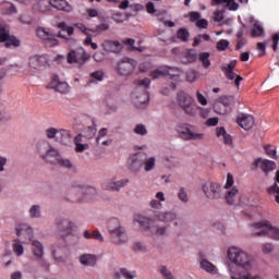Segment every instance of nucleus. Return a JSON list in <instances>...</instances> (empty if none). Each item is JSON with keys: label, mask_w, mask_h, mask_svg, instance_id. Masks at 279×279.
<instances>
[{"label": "nucleus", "mask_w": 279, "mask_h": 279, "mask_svg": "<svg viewBox=\"0 0 279 279\" xmlns=\"http://www.w3.org/2000/svg\"><path fill=\"white\" fill-rule=\"evenodd\" d=\"M227 256L232 265L240 267L244 271H254L256 269V258H254V255L239 246L229 247Z\"/></svg>", "instance_id": "1"}, {"label": "nucleus", "mask_w": 279, "mask_h": 279, "mask_svg": "<svg viewBox=\"0 0 279 279\" xmlns=\"http://www.w3.org/2000/svg\"><path fill=\"white\" fill-rule=\"evenodd\" d=\"M109 236L114 245H125L130 239L125 231V227L121 226V221L117 218H111L107 222Z\"/></svg>", "instance_id": "2"}, {"label": "nucleus", "mask_w": 279, "mask_h": 279, "mask_svg": "<svg viewBox=\"0 0 279 279\" xmlns=\"http://www.w3.org/2000/svg\"><path fill=\"white\" fill-rule=\"evenodd\" d=\"M37 153L39 158L49 165H54L56 161L60 158V149L51 145L49 142H40L37 146Z\"/></svg>", "instance_id": "3"}, {"label": "nucleus", "mask_w": 279, "mask_h": 279, "mask_svg": "<svg viewBox=\"0 0 279 279\" xmlns=\"http://www.w3.org/2000/svg\"><path fill=\"white\" fill-rule=\"evenodd\" d=\"M177 102L187 117H197V104L193 96L185 92L177 94Z\"/></svg>", "instance_id": "4"}, {"label": "nucleus", "mask_w": 279, "mask_h": 279, "mask_svg": "<svg viewBox=\"0 0 279 279\" xmlns=\"http://www.w3.org/2000/svg\"><path fill=\"white\" fill-rule=\"evenodd\" d=\"M256 236H270L275 241H279V228L271 226L269 221L262 220L252 226Z\"/></svg>", "instance_id": "5"}, {"label": "nucleus", "mask_w": 279, "mask_h": 279, "mask_svg": "<svg viewBox=\"0 0 279 279\" xmlns=\"http://www.w3.org/2000/svg\"><path fill=\"white\" fill-rule=\"evenodd\" d=\"M177 132L183 141H204V133H197L194 125L182 123L177 126Z\"/></svg>", "instance_id": "6"}, {"label": "nucleus", "mask_w": 279, "mask_h": 279, "mask_svg": "<svg viewBox=\"0 0 279 279\" xmlns=\"http://www.w3.org/2000/svg\"><path fill=\"white\" fill-rule=\"evenodd\" d=\"M202 191L207 199H221L223 197V187L221 184L213 181H207L202 185Z\"/></svg>", "instance_id": "7"}, {"label": "nucleus", "mask_w": 279, "mask_h": 279, "mask_svg": "<svg viewBox=\"0 0 279 279\" xmlns=\"http://www.w3.org/2000/svg\"><path fill=\"white\" fill-rule=\"evenodd\" d=\"M180 75H182V71L180 69L162 65L157 70H154L150 77H153V80H158L160 77L168 76L174 82H180Z\"/></svg>", "instance_id": "8"}, {"label": "nucleus", "mask_w": 279, "mask_h": 279, "mask_svg": "<svg viewBox=\"0 0 279 279\" xmlns=\"http://www.w3.org/2000/svg\"><path fill=\"white\" fill-rule=\"evenodd\" d=\"M47 138H53L60 145H69L71 143V131L64 129L48 128L46 130Z\"/></svg>", "instance_id": "9"}, {"label": "nucleus", "mask_w": 279, "mask_h": 279, "mask_svg": "<svg viewBox=\"0 0 279 279\" xmlns=\"http://www.w3.org/2000/svg\"><path fill=\"white\" fill-rule=\"evenodd\" d=\"M225 198L227 204H230V206H233V204H236V199H239V189L234 186V178L232 174H227V182L225 184Z\"/></svg>", "instance_id": "10"}, {"label": "nucleus", "mask_w": 279, "mask_h": 279, "mask_svg": "<svg viewBox=\"0 0 279 279\" xmlns=\"http://www.w3.org/2000/svg\"><path fill=\"white\" fill-rule=\"evenodd\" d=\"M135 69L136 61L134 59L123 58L122 60L118 61L116 65V73L122 77H128L134 73Z\"/></svg>", "instance_id": "11"}, {"label": "nucleus", "mask_w": 279, "mask_h": 279, "mask_svg": "<svg viewBox=\"0 0 279 279\" xmlns=\"http://www.w3.org/2000/svg\"><path fill=\"white\" fill-rule=\"evenodd\" d=\"M232 104H234L233 96L219 97L214 104V110L216 114H228L231 110Z\"/></svg>", "instance_id": "12"}, {"label": "nucleus", "mask_w": 279, "mask_h": 279, "mask_svg": "<svg viewBox=\"0 0 279 279\" xmlns=\"http://www.w3.org/2000/svg\"><path fill=\"white\" fill-rule=\"evenodd\" d=\"M132 102L136 108H145L149 104V93L143 87H136L132 93Z\"/></svg>", "instance_id": "13"}, {"label": "nucleus", "mask_w": 279, "mask_h": 279, "mask_svg": "<svg viewBox=\"0 0 279 279\" xmlns=\"http://www.w3.org/2000/svg\"><path fill=\"white\" fill-rule=\"evenodd\" d=\"M130 184V179H117V177L107 179L102 183V189L105 191H113L116 193H119L124 186H128Z\"/></svg>", "instance_id": "14"}, {"label": "nucleus", "mask_w": 279, "mask_h": 279, "mask_svg": "<svg viewBox=\"0 0 279 279\" xmlns=\"http://www.w3.org/2000/svg\"><path fill=\"white\" fill-rule=\"evenodd\" d=\"M36 36L44 40L47 47H56L59 45V40L56 38V35L51 33V29L38 26L36 28Z\"/></svg>", "instance_id": "15"}, {"label": "nucleus", "mask_w": 279, "mask_h": 279, "mask_svg": "<svg viewBox=\"0 0 279 279\" xmlns=\"http://www.w3.org/2000/svg\"><path fill=\"white\" fill-rule=\"evenodd\" d=\"M161 223H172L174 228H182V219L174 211H163L157 216Z\"/></svg>", "instance_id": "16"}, {"label": "nucleus", "mask_w": 279, "mask_h": 279, "mask_svg": "<svg viewBox=\"0 0 279 279\" xmlns=\"http://www.w3.org/2000/svg\"><path fill=\"white\" fill-rule=\"evenodd\" d=\"M0 43H3L4 47H21V40L10 35V29L5 26L0 27Z\"/></svg>", "instance_id": "17"}, {"label": "nucleus", "mask_w": 279, "mask_h": 279, "mask_svg": "<svg viewBox=\"0 0 279 279\" xmlns=\"http://www.w3.org/2000/svg\"><path fill=\"white\" fill-rule=\"evenodd\" d=\"M15 231L21 241H33L34 229L27 223H19L15 226Z\"/></svg>", "instance_id": "18"}, {"label": "nucleus", "mask_w": 279, "mask_h": 279, "mask_svg": "<svg viewBox=\"0 0 279 279\" xmlns=\"http://www.w3.org/2000/svg\"><path fill=\"white\" fill-rule=\"evenodd\" d=\"M236 66V61L233 60L229 64L221 66V71H223L227 80H234L235 86L239 88L241 86V82H243V77L241 75L234 74V69Z\"/></svg>", "instance_id": "19"}, {"label": "nucleus", "mask_w": 279, "mask_h": 279, "mask_svg": "<svg viewBox=\"0 0 279 279\" xmlns=\"http://www.w3.org/2000/svg\"><path fill=\"white\" fill-rule=\"evenodd\" d=\"M74 27L76 29H80V32H82V34H85V36H87L84 40V45L85 47L90 46L92 49H94V51H97V49H99V46L97 45V43H93V29L86 27V25L82 24V23H76L74 24Z\"/></svg>", "instance_id": "20"}, {"label": "nucleus", "mask_w": 279, "mask_h": 279, "mask_svg": "<svg viewBox=\"0 0 279 279\" xmlns=\"http://www.w3.org/2000/svg\"><path fill=\"white\" fill-rule=\"evenodd\" d=\"M56 227L57 230L63 234V236L75 232V223L66 218L57 219Z\"/></svg>", "instance_id": "21"}, {"label": "nucleus", "mask_w": 279, "mask_h": 279, "mask_svg": "<svg viewBox=\"0 0 279 279\" xmlns=\"http://www.w3.org/2000/svg\"><path fill=\"white\" fill-rule=\"evenodd\" d=\"M49 65V59L45 54H35L29 57L28 59V66L31 69H35L37 71H40V69H45V66Z\"/></svg>", "instance_id": "22"}, {"label": "nucleus", "mask_w": 279, "mask_h": 279, "mask_svg": "<svg viewBox=\"0 0 279 279\" xmlns=\"http://www.w3.org/2000/svg\"><path fill=\"white\" fill-rule=\"evenodd\" d=\"M57 27L59 29H61L58 33V38H62L63 40H71V38L73 37V34H75V28L73 26H69L66 25V22H59L57 24Z\"/></svg>", "instance_id": "23"}, {"label": "nucleus", "mask_w": 279, "mask_h": 279, "mask_svg": "<svg viewBox=\"0 0 279 279\" xmlns=\"http://www.w3.org/2000/svg\"><path fill=\"white\" fill-rule=\"evenodd\" d=\"M236 123L242 128V130L247 132L254 128L255 120L252 114L242 113L236 118Z\"/></svg>", "instance_id": "24"}, {"label": "nucleus", "mask_w": 279, "mask_h": 279, "mask_svg": "<svg viewBox=\"0 0 279 279\" xmlns=\"http://www.w3.org/2000/svg\"><path fill=\"white\" fill-rule=\"evenodd\" d=\"M97 260L96 254L84 253L78 256V263L83 267H97Z\"/></svg>", "instance_id": "25"}, {"label": "nucleus", "mask_w": 279, "mask_h": 279, "mask_svg": "<svg viewBox=\"0 0 279 279\" xmlns=\"http://www.w3.org/2000/svg\"><path fill=\"white\" fill-rule=\"evenodd\" d=\"M51 8L54 10H59L60 12H66V14H71L74 8L66 0H50Z\"/></svg>", "instance_id": "26"}, {"label": "nucleus", "mask_w": 279, "mask_h": 279, "mask_svg": "<svg viewBox=\"0 0 279 279\" xmlns=\"http://www.w3.org/2000/svg\"><path fill=\"white\" fill-rule=\"evenodd\" d=\"M198 265L203 271H206V274H210L211 276H217V274H219V268L204 257L199 258Z\"/></svg>", "instance_id": "27"}, {"label": "nucleus", "mask_w": 279, "mask_h": 279, "mask_svg": "<svg viewBox=\"0 0 279 279\" xmlns=\"http://www.w3.org/2000/svg\"><path fill=\"white\" fill-rule=\"evenodd\" d=\"M134 226H137L140 230L146 231L151 228V218L143 216V215H135L133 219Z\"/></svg>", "instance_id": "28"}, {"label": "nucleus", "mask_w": 279, "mask_h": 279, "mask_svg": "<svg viewBox=\"0 0 279 279\" xmlns=\"http://www.w3.org/2000/svg\"><path fill=\"white\" fill-rule=\"evenodd\" d=\"M101 47L108 53H119V51L123 49V46L121 45V43L117 40H104L101 44Z\"/></svg>", "instance_id": "29"}, {"label": "nucleus", "mask_w": 279, "mask_h": 279, "mask_svg": "<svg viewBox=\"0 0 279 279\" xmlns=\"http://www.w3.org/2000/svg\"><path fill=\"white\" fill-rule=\"evenodd\" d=\"M255 167H258L259 169H262V171L267 175L269 171H274L276 169V162L269 159L259 158L255 160Z\"/></svg>", "instance_id": "30"}, {"label": "nucleus", "mask_w": 279, "mask_h": 279, "mask_svg": "<svg viewBox=\"0 0 279 279\" xmlns=\"http://www.w3.org/2000/svg\"><path fill=\"white\" fill-rule=\"evenodd\" d=\"M50 88H53L57 93H61V95H66L71 90L69 83L60 82L58 78H53L50 83Z\"/></svg>", "instance_id": "31"}, {"label": "nucleus", "mask_w": 279, "mask_h": 279, "mask_svg": "<svg viewBox=\"0 0 279 279\" xmlns=\"http://www.w3.org/2000/svg\"><path fill=\"white\" fill-rule=\"evenodd\" d=\"M136 279L137 278V274L135 270H130L128 268H120L119 271L113 272V278L114 279Z\"/></svg>", "instance_id": "32"}, {"label": "nucleus", "mask_w": 279, "mask_h": 279, "mask_svg": "<svg viewBox=\"0 0 279 279\" xmlns=\"http://www.w3.org/2000/svg\"><path fill=\"white\" fill-rule=\"evenodd\" d=\"M229 276L231 279H263V276L260 275H253L251 272L243 274L239 277H236V269L234 267L229 266L228 267Z\"/></svg>", "instance_id": "33"}, {"label": "nucleus", "mask_w": 279, "mask_h": 279, "mask_svg": "<svg viewBox=\"0 0 279 279\" xmlns=\"http://www.w3.org/2000/svg\"><path fill=\"white\" fill-rule=\"evenodd\" d=\"M28 242L25 240H21V239H15L13 240L12 243V250H13V254H15V256H23L25 254V244H27Z\"/></svg>", "instance_id": "34"}, {"label": "nucleus", "mask_w": 279, "mask_h": 279, "mask_svg": "<svg viewBox=\"0 0 279 279\" xmlns=\"http://www.w3.org/2000/svg\"><path fill=\"white\" fill-rule=\"evenodd\" d=\"M190 19L201 29H206V27H208V21L206 19H202V14H199V12H192Z\"/></svg>", "instance_id": "35"}, {"label": "nucleus", "mask_w": 279, "mask_h": 279, "mask_svg": "<svg viewBox=\"0 0 279 279\" xmlns=\"http://www.w3.org/2000/svg\"><path fill=\"white\" fill-rule=\"evenodd\" d=\"M155 197L156 198H153L149 202V206H150V208H154L155 210H160L162 208V202L166 201L165 192H157Z\"/></svg>", "instance_id": "36"}, {"label": "nucleus", "mask_w": 279, "mask_h": 279, "mask_svg": "<svg viewBox=\"0 0 279 279\" xmlns=\"http://www.w3.org/2000/svg\"><path fill=\"white\" fill-rule=\"evenodd\" d=\"M34 10L36 12H41L43 14L45 12H51V0H37L34 4Z\"/></svg>", "instance_id": "37"}, {"label": "nucleus", "mask_w": 279, "mask_h": 279, "mask_svg": "<svg viewBox=\"0 0 279 279\" xmlns=\"http://www.w3.org/2000/svg\"><path fill=\"white\" fill-rule=\"evenodd\" d=\"M118 8H119V10H128V8H130V10L132 12H141V10H144L145 7H143V4H141V3L130 4L129 0H123L120 2Z\"/></svg>", "instance_id": "38"}, {"label": "nucleus", "mask_w": 279, "mask_h": 279, "mask_svg": "<svg viewBox=\"0 0 279 279\" xmlns=\"http://www.w3.org/2000/svg\"><path fill=\"white\" fill-rule=\"evenodd\" d=\"M33 246V254L36 258H43L45 256V245L38 240H31Z\"/></svg>", "instance_id": "39"}, {"label": "nucleus", "mask_w": 279, "mask_h": 279, "mask_svg": "<svg viewBox=\"0 0 279 279\" xmlns=\"http://www.w3.org/2000/svg\"><path fill=\"white\" fill-rule=\"evenodd\" d=\"M279 170L275 174V183L268 187L269 195H275L277 204H279Z\"/></svg>", "instance_id": "40"}, {"label": "nucleus", "mask_w": 279, "mask_h": 279, "mask_svg": "<svg viewBox=\"0 0 279 279\" xmlns=\"http://www.w3.org/2000/svg\"><path fill=\"white\" fill-rule=\"evenodd\" d=\"M77 191L81 193V195H84L86 199H93V197L97 195V189L93 186H80Z\"/></svg>", "instance_id": "41"}, {"label": "nucleus", "mask_w": 279, "mask_h": 279, "mask_svg": "<svg viewBox=\"0 0 279 279\" xmlns=\"http://www.w3.org/2000/svg\"><path fill=\"white\" fill-rule=\"evenodd\" d=\"M29 219H40L43 217V206L35 204L28 209Z\"/></svg>", "instance_id": "42"}, {"label": "nucleus", "mask_w": 279, "mask_h": 279, "mask_svg": "<svg viewBox=\"0 0 279 279\" xmlns=\"http://www.w3.org/2000/svg\"><path fill=\"white\" fill-rule=\"evenodd\" d=\"M213 3H215V5L226 3V8L232 12H236V10H239V3H236L234 0H213Z\"/></svg>", "instance_id": "43"}, {"label": "nucleus", "mask_w": 279, "mask_h": 279, "mask_svg": "<svg viewBox=\"0 0 279 279\" xmlns=\"http://www.w3.org/2000/svg\"><path fill=\"white\" fill-rule=\"evenodd\" d=\"M142 167L146 173H149V171H154L156 169V157H147L144 159Z\"/></svg>", "instance_id": "44"}, {"label": "nucleus", "mask_w": 279, "mask_h": 279, "mask_svg": "<svg viewBox=\"0 0 279 279\" xmlns=\"http://www.w3.org/2000/svg\"><path fill=\"white\" fill-rule=\"evenodd\" d=\"M54 165H58V167H62L63 169H73V162L71 161V159L62 157V153L54 161Z\"/></svg>", "instance_id": "45"}, {"label": "nucleus", "mask_w": 279, "mask_h": 279, "mask_svg": "<svg viewBox=\"0 0 279 279\" xmlns=\"http://www.w3.org/2000/svg\"><path fill=\"white\" fill-rule=\"evenodd\" d=\"M154 234H155V236L165 239V236H169V227L168 226H155Z\"/></svg>", "instance_id": "46"}, {"label": "nucleus", "mask_w": 279, "mask_h": 279, "mask_svg": "<svg viewBox=\"0 0 279 279\" xmlns=\"http://www.w3.org/2000/svg\"><path fill=\"white\" fill-rule=\"evenodd\" d=\"M129 169L133 171V173H138L141 171V166H138V157L133 155L129 158Z\"/></svg>", "instance_id": "47"}, {"label": "nucleus", "mask_w": 279, "mask_h": 279, "mask_svg": "<svg viewBox=\"0 0 279 279\" xmlns=\"http://www.w3.org/2000/svg\"><path fill=\"white\" fill-rule=\"evenodd\" d=\"M198 60H199V62H202L204 69L210 68V52L198 53Z\"/></svg>", "instance_id": "48"}, {"label": "nucleus", "mask_w": 279, "mask_h": 279, "mask_svg": "<svg viewBox=\"0 0 279 279\" xmlns=\"http://www.w3.org/2000/svg\"><path fill=\"white\" fill-rule=\"evenodd\" d=\"M129 16H132V13H125L123 14L120 11H117L112 14L111 19L112 21H114L116 23H123V21H125V19H129Z\"/></svg>", "instance_id": "49"}, {"label": "nucleus", "mask_w": 279, "mask_h": 279, "mask_svg": "<svg viewBox=\"0 0 279 279\" xmlns=\"http://www.w3.org/2000/svg\"><path fill=\"white\" fill-rule=\"evenodd\" d=\"M251 34L255 38L263 36V25L260 24V22L256 21L253 23V28L251 31Z\"/></svg>", "instance_id": "50"}, {"label": "nucleus", "mask_w": 279, "mask_h": 279, "mask_svg": "<svg viewBox=\"0 0 279 279\" xmlns=\"http://www.w3.org/2000/svg\"><path fill=\"white\" fill-rule=\"evenodd\" d=\"M177 37L179 38V40H182V43H189V38H191V34L186 28H180L177 32Z\"/></svg>", "instance_id": "51"}, {"label": "nucleus", "mask_w": 279, "mask_h": 279, "mask_svg": "<svg viewBox=\"0 0 279 279\" xmlns=\"http://www.w3.org/2000/svg\"><path fill=\"white\" fill-rule=\"evenodd\" d=\"M104 71H96L90 74L92 80L89 84H97V82H104Z\"/></svg>", "instance_id": "52"}, {"label": "nucleus", "mask_w": 279, "mask_h": 279, "mask_svg": "<svg viewBox=\"0 0 279 279\" xmlns=\"http://www.w3.org/2000/svg\"><path fill=\"white\" fill-rule=\"evenodd\" d=\"M177 195L180 202H182V204H189L190 198H189V192H186V189L180 187Z\"/></svg>", "instance_id": "53"}, {"label": "nucleus", "mask_w": 279, "mask_h": 279, "mask_svg": "<svg viewBox=\"0 0 279 279\" xmlns=\"http://www.w3.org/2000/svg\"><path fill=\"white\" fill-rule=\"evenodd\" d=\"M264 149L267 156H269V158H274L275 160H278V151L276 150V146L266 145Z\"/></svg>", "instance_id": "54"}, {"label": "nucleus", "mask_w": 279, "mask_h": 279, "mask_svg": "<svg viewBox=\"0 0 279 279\" xmlns=\"http://www.w3.org/2000/svg\"><path fill=\"white\" fill-rule=\"evenodd\" d=\"M133 132L137 136H147V126L145 124H136L133 129Z\"/></svg>", "instance_id": "55"}, {"label": "nucleus", "mask_w": 279, "mask_h": 279, "mask_svg": "<svg viewBox=\"0 0 279 279\" xmlns=\"http://www.w3.org/2000/svg\"><path fill=\"white\" fill-rule=\"evenodd\" d=\"M88 60H90V54L86 52V50H82L81 52H78L77 64H86Z\"/></svg>", "instance_id": "56"}, {"label": "nucleus", "mask_w": 279, "mask_h": 279, "mask_svg": "<svg viewBox=\"0 0 279 279\" xmlns=\"http://www.w3.org/2000/svg\"><path fill=\"white\" fill-rule=\"evenodd\" d=\"M133 251L142 252L143 254H145V252H149V248H147V245H145V243H143V242H135L133 244Z\"/></svg>", "instance_id": "57"}, {"label": "nucleus", "mask_w": 279, "mask_h": 279, "mask_svg": "<svg viewBox=\"0 0 279 279\" xmlns=\"http://www.w3.org/2000/svg\"><path fill=\"white\" fill-rule=\"evenodd\" d=\"M77 58L78 52H75V50L70 51L66 57L68 64H77Z\"/></svg>", "instance_id": "58"}, {"label": "nucleus", "mask_w": 279, "mask_h": 279, "mask_svg": "<svg viewBox=\"0 0 279 279\" xmlns=\"http://www.w3.org/2000/svg\"><path fill=\"white\" fill-rule=\"evenodd\" d=\"M12 120V113L5 110V108L0 106V121H10Z\"/></svg>", "instance_id": "59"}, {"label": "nucleus", "mask_w": 279, "mask_h": 279, "mask_svg": "<svg viewBox=\"0 0 279 279\" xmlns=\"http://www.w3.org/2000/svg\"><path fill=\"white\" fill-rule=\"evenodd\" d=\"M228 47H230V41H228L227 39H220L217 44H216V49L218 51H226V49H228Z\"/></svg>", "instance_id": "60"}, {"label": "nucleus", "mask_w": 279, "mask_h": 279, "mask_svg": "<svg viewBox=\"0 0 279 279\" xmlns=\"http://www.w3.org/2000/svg\"><path fill=\"white\" fill-rule=\"evenodd\" d=\"M159 274L161 276H163L165 279H175L173 277V274H171L170 270H168L166 266H160L159 267Z\"/></svg>", "instance_id": "61"}, {"label": "nucleus", "mask_w": 279, "mask_h": 279, "mask_svg": "<svg viewBox=\"0 0 279 279\" xmlns=\"http://www.w3.org/2000/svg\"><path fill=\"white\" fill-rule=\"evenodd\" d=\"M97 134V129L88 126L84 131V136L87 141H90V138H94V136Z\"/></svg>", "instance_id": "62"}, {"label": "nucleus", "mask_w": 279, "mask_h": 279, "mask_svg": "<svg viewBox=\"0 0 279 279\" xmlns=\"http://www.w3.org/2000/svg\"><path fill=\"white\" fill-rule=\"evenodd\" d=\"M196 100L201 106H208V99H206V96L199 90H196Z\"/></svg>", "instance_id": "63"}, {"label": "nucleus", "mask_w": 279, "mask_h": 279, "mask_svg": "<svg viewBox=\"0 0 279 279\" xmlns=\"http://www.w3.org/2000/svg\"><path fill=\"white\" fill-rule=\"evenodd\" d=\"M185 58H186L187 62H195V60H197V52L193 49L187 50L185 52Z\"/></svg>", "instance_id": "64"}]
</instances>
